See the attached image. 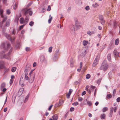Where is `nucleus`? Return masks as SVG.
<instances>
[{
  "label": "nucleus",
  "instance_id": "nucleus-44",
  "mask_svg": "<svg viewBox=\"0 0 120 120\" xmlns=\"http://www.w3.org/2000/svg\"><path fill=\"white\" fill-rule=\"evenodd\" d=\"M83 100V98L82 97L79 98H78V100L79 101H82Z\"/></svg>",
  "mask_w": 120,
  "mask_h": 120
},
{
  "label": "nucleus",
  "instance_id": "nucleus-25",
  "mask_svg": "<svg viewBox=\"0 0 120 120\" xmlns=\"http://www.w3.org/2000/svg\"><path fill=\"white\" fill-rule=\"evenodd\" d=\"M111 54L109 53L107 56V59L108 60H111Z\"/></svg>",
  "mask_w": 120,
  "mask_h": 120
},
{
  "label": "nucleus",
  "instance_id": "nucleus-46",
  "mask_svg": "<svg viewBox=\"0 0 120 120\" xmlns=\"http://www.w3.org/2000/svg\"><path fill=\"white\" fill-rule=\"evenodd\" d=\"M7 14H8L9 15L10 13V12L9 10L8 9L6 11Z\"/></svg>",
  "mask_w": 120,
  "mask_h": 120
},
{
  "label": "nucleus",
  "instance_id": "nucleus-43",
  "mask_svg": "<svg viewBox=\"0 0 120 120\" xmlns=\"http://www.w3.org/2000/svg\"><path fill=\"white\" fill-rule=\"evenodd\" d=\"M114 109V108H113V107H111L110 108V112H113Z\"/></svg>",
  "mask_w": 120,
  "mask_h": 120
},
{
  "label": "nucleus",
  "instance_id": "nucleus-23",
  "mask_svg": "<svg viewBox=\"0 0 120 120\" xmlns=\"http://www.w3.org/2000/svg\"><path fill=\"white\" fill-rule=\"evenodd\" d=\"M119 40L118 38L116 39L115 40V44L116 45H117L119 42Z\"/></svg>",
  "mask_w": 120,
  "mask_h": 120
},
{
  "label": "nucleus",
  "instance_id": "nucleus-5",
  "mask_svg": "<svg viewBox=\"0 0 120 120\" xmlns=\"http://www.w3.org/2000/svg\"><path fill=\"white\" fill-rule=\"evenodd\" d=\"M22 11L24 12V15L26 16V17L27 16H28L29 18V16L28 15L29 14L30 15H32L33 13V12L31 10V9H29L26 10L25 9H22Z\"/></svg>",
  "mask_w": 120,
  "mask_h": 120
},
{
  "label": "nucleus",
  "instance_id": "nucleus-29",
  "mask_svg": "<svg viewBox=\"0 0 120 120\" xmlns=\"http://www.w3.org/2000/svg\"><path fill=\"white\" fill-rule=\"evenodd\" d=\"M98 6V4L96 3H95L94 4L92 5V6L94 8H96Z\"/></svg>",
  "mask_w": 120,
  "mask_h": 120
},
{
  "label": "nucleus",
  "instance_id": "nucleus-54",
  "mask_svg": "<svg viewBox=\"0 0 120 120\" xmlns=\"http://www.w3.org/2000/svg\"><path fill=\"white\" fill-rule=\"evenodd\" d=\"M13 80L12 79H10V83L11 85V84L13 82Z\"/></svg>",
  "mask_w": 120,
  "mask_h": 120
},
{
  "label": "nucleus",
  "instance_id": "nucleus-30",
  "mask_svg": "<svg viewBox=\"0 0 120 120\" xmlns=\"http://www.w3.org/2000/svg\"><path fill=\"white\" fill-rule=\"evenodd\" d=\"M99 19L100 20H101L104 19L103 16L101 15H100L99 16Z\"/></svg>",
  "mask_w": 120,
  "mask_h": 120
},
{
  "label": "nucleus",
  "instance_id": "nucleus-20",
  "mask_svg": "<svg viewBox=\"0 0 120 120\" xmlns=\"http://www.w3.org/2000/svg\"><path fill=\"white\" fill-rule=\"evenodd\" d=\"M10 23V20L9 19H8L7 21L6 24V25L7 26H8Z\"/></svg>",
  "mask_w": 120,
  "mask_h": 120
},
{
  "label": "nucleus",
  "instance_id": "nucleus-26",
  "mask_svg": "<svg viewBox=\"0 0 120 120\" xmlns=\"http://www.w3.org/2000/svg\"><path fill=\"white\" fill-rule=\"evenodd\" d=\"M108 109V108L107 107H104L102 110V111L103 112H104L107 111Z\"/></svg>",
  "mask_w": 120,
  "mask_h": 120
},
{
  "label": "nucleus",
  "instance_id": "nucleus-60",
  "mask_svg": "<svg viewBox=\"0 0 120 120\" xmlns=\"http://www.w3.org/2000/svg\"><path fill=\"white\" fill-rule=\"evenodd\" d=\"M116 101L118 102H119L120 101V98L118 97L116 99Z\"/></svg>",
  "mask_w": 120,
  "mask_h": 120
},
{
  "label": "nucleus",
  "instance_id": "nucleus-12",
  "mask_svg": "<svg viewBox=\"0 0 120 120\" xmlns=\"http://www.w3.org/2000/svg\"><path fill=\"white\" fill-rule=\"evenodd\" d=\"M74 26L76 29V30L80 28L81 26L79 24V22H76V23H75Z\"/></svg>",
  "mask_w": 120,
  "mask_h": 120
},
{
  "label": "nucleus",
  "instance_id": "nucleus-45",
  "mask_svg": "<svg viewBox=\"0 0 120 120\" xmlns=\"http://www.w3.org/2000/svg\"><path fill=\"white\" fill-rule=\"evenodd\" d=\"M74 19L75 22V23H76V22H78V19L76 18H74Z\"/></svg>",
  "mask_w": 120,
  "mask_h": 120
},
{
  "label": "nucleus",
  "instance_id": "nucleus-56",
  "mask_svg": "<svg viewBox=\"0 0 120 120\" xmlns=\"http://www.w3.org/2000/svg\"><path fill=\"white\" fill-rule=\"evenodd\" d=\"M87 34L89 35H91L92 34V33L90 31H88L87 32Z\"/></svg>",
  "mask_w": 120,
  "mask_h": 120
},
{
  "label": "nucleus",
  "instance_id": "nucleus-17",
  "mask_svg": "<svg viewBox=\"0 0 120 120\" xmlns=\"http://www.w3.org/2000/svg\"><path fill=\"white\" fill-rule=\"evenodd\" d=\"M114 54L116 56H118L119 52L116 50H115L113 51Z\"/></svg>",
  "mask_w": 120,
  "mask_h": 120
},
{
  "label": "nucleus",
  "instance_id": "nucleus-9",
  "mask_svg": "<svg viewBox=\"0 0 120 120\" xmlns=\"http://www.w3.org/2000/svg\"><path fill=\"white\" fill-rule=\"evenodd\" d=\"M24 80L23 77H21L19 81V85H21L22 86H24L23 83L24 82Z\"/></svg>",
  "mask_w": 120,
  "mask_h": 120
},
{
  "label": "nucleus",
  "instance_id": "nucleus-16",
  "mask_svg": "<svg viewBox=\"0 0 120 120\" xmlns=\"http://www.w3.org/2000/svg\"><path fill=\"white\" fill-rule=\"evenodd\" d=\"M98 63V60H94L93 64L92 67H94L96 66Z\"/></svg>",
  "mask_w": 120,
  "mask_h": 120
},
{
  "label": "nucleus",
  "instance_id": "nucleus-39",
  "mask_svg": "<svg viewBox=\"0 0 120 120\" xmlns=\"http://www.w3.org/2000/svg\"><path fill=\"white\" fill-rule=\"evenodd\" d=\"M86 101L87 102V104L89 106H91V103L90 101H88L86 99Z\"/></svg>",
  "mask_w": 120,
  "mask_h": 120
},
{
  "label": "nucleus",
  "instance_id": "nucleus-10",
  "mask_svg": "<svg viewBox=\"0 0 120 120\" xmlns=\"http://www.w3.org/2000/svg\"><path fill=\"white\" fill-rule=\"evenodd\" d=\"M59 54L60 52H59V50L57 49L56 50V53L54 55V58L56 59H57L58 58Z\"/></svg>",
  "mask_w": 120,
  "mask_h": 120
},
{
  "label": "nucleus",
  "instance_id": "nucleus-27",
  "mask_svg": "<svg viewBox=\"0 0 120 120\" xmlns=\"http://www.w3.org/2000/svg\"><path fill=\"white\" fill-rule=\"evenodd\" d=\"M16 69L15 67H13L11 69V71L12 72H14L15 71Z\"/></svg>",
  "mask_w": 120,
  "mask_h": 120
},
{
  "label": "nucleus",
  "instance_id": "nucleus-8",
  "mask_svg": "<svg viewBox=\"0 0 120 120\" xmlns=\"http://www.w3.org/2000/svg\"><path fill=\"white\" fill-rule=\"evenodd\" d=\"M86 53V50L85 48H83L82 50L80 55L82 57L85 56Z\"/></svg>",
  "mask_w": 120,
  "mask_h": 120
},
{
  "label": "nucleus",
  "instance_id": "nucleus-41",
  "mask_svg": "<svg viewBox=\"0 0 120 120\" xmlns=\"http://www.w3.org/2000/svg\"><path fill=\"white\" fill-rule=\"evenodd\" d=\"M116 24L117 23L116 21H115L113 23V25L114 26V27H116Z\"/></svg>",
  "mask_w": 120,
  "mask_h": 120
},
{
  "label": "nucleus",
  "instance_id": "nucleus-13",
  "mask_svg": "<svg viewBox=\"0 0 120 120\" xmlns=\"http://www.w3.org/2000/svg\"><path fill=\"white\" fill-rule=\"evenodd\" d=\"M24 90V88L22 87L19 90L18 92V94L19 95H21L23 93Z\"/></svg>",
  "mask_w": 120,
  "mask_h": 120
},
{
  "label": "nucleus",
  "instance_id": "nucleus-19",
  "mask_svg": "<svg viewBox=\"0 0 120 120\" xmlns=\"http://www.w3.org/2000/svg\"><path fill=\"white\" fill-rule=\"evenodd\" d=\"M28 75V73H25V79L27 80H28L29 79V77L27 76Z\"/></svg>",
  "mask_w": 120,
  "mask_h": 120
},
{
  "label": "nucleus",
  "instance_id": "nucleus-58",
  "mask_svg": "<svg viewBox=\"0 0 120 120\" xmlns=\"http://www.w3.org/2000/svg\"><path fill=\"white\" fill-rule=\"evenodd\" d=\"M72 91H73V90H72L71 89H70L69 90V92H68V93L70 94H71V93L72 92Z\"/></svg>",
  "mask_w": 120,
  "mask_h": 120
},
{
  "label": "nucleus",
  "instance_id": "nucleus-38",
  "mask_svg": "<svg viewBox=\"0 0 120 120\" xmlns=\"http://www.w3.org/2000/svg\"><path fill=\"white\" fill-rule=\"evenodd\" d=\"M78 104V103L77 102H76L72 103V105H73L76 106Z\"/></svg>",
  "mask_w": 120,
  "mask_h": 120
},
{
  "label": "nucleus",
  "instance_id": "nucleus-14",
  "mask_svg": "<svg viewBox=\"0 0 120 120\" xmlns=\"http://www.w3.org/2000/svg\"><path fill=\"white\" fill-rule=\"evenodd\" d=\"M52 118L54 120H57L58 118V116L57 114H55L52 116Z\"/></svg>",
  "mask_w": 120,
  "mask_h": 120
},
{
  "label": "nucleus",
  "instance_id": "nucleus-49",
  "mask_svg": "<svg viewBox=\"0 0 120 120\" xmlns=\"http://www.w3.org/2000/svg\"><path fill=\"white\" fill-rule=\"evenodd\" d=\"M48 8L47 9V10L48 11H50V10L51 9L50 6L49 5L48 6Z\"/></svg>",
  "mask_w": 120,
  "mask_h": 120
},
{
  "label": "nucleus",
  "instance_id": "nucleus-1",
  "mask_svg": "<svg viewBox=\"0 0 120 120\" xmlns=\"http://www.w3.org/2000/svg\"><path fill=\"white\" fill-rule=\"evenodd\" d=\"M1 49L0 53V57L1 59H6L10 60L11 59L9 55L11 53L12 49H11L8 54H7L3 55L4 53L8 50V49L9 48L10 44L7 42L4 43L1 45Z\"/></svg>",
  "mask_w": 120,
  "mask_h": 120
},
{
  "label": "nucleus",
  "instance_id": "nucleus-61",
  "mask_svg": "<svg viewBox=\"0 0 120 120\" xmlns=\"http://www.w3.org/2000/svg\"><path fill=\"white\" fill-rule=\"evenodd\" d=\"M86 93V92L85 91H84L82 93V96H83V95L85 94Z\"/></svg>",
  "mask_w": 120,
  "mask_h": 120
},
{
  "label": "nucleus",
  "instance_id": "nucleus-53",
  "mask_svg": "<svg viewBox=\"0 0 120 120\" xmlns=\"http://www.w3.org/2000/svg\"><path fill=\"white\" fill-rule=\"evenodd\" d=\"M89 85L86 86V87L85 90L88 91V88H89Z\"/></svg>",
  "mask_w": 120,
  "mask_h": 120
},
{
  "label": "nucleus",
  "instance_id": "nucleus-63",
  "mask_svg": "<svg viewBox=\"0 0 120 120\" xmlns=\"http://www.w3.org/2000/svg\"><path fill=\"white\" fill-rule=\"evenodd\" d=\"M5 85V84L4 83H3L1 85V86L2 87H4Z\"/></svg>",
  "mask_w": 120,
  "mask_h": 120
},
{
  "label": "nucleus",
  "instance_id": "nucleus-11",
  "mask_svg": "<svg viewBox=\"0 0 120 120\" xmlns=\"http://www.w3.org/2000/svg\"><path fill=\"white\" fill-rule=\"evenodd\" d=\"M95 88V87L93 85H91L90 87L88 90V92L90 94L91 92Z\"/></svg>",
  "mask_w": 120,
  "mask_h": 120
},
{
  "label": "nucleus",
  "instance_id": "nucleus-33",
  "mask_svg": "<svg viewBox=\"0 0 120 120\" xmlns=\"http://www.w3.org/2000/svg\"><path fill=\"white\" fill-rule=\"evenodd\" d=\"M90 75L89 74H87L86 76V78L87 79H88L90 78Z\"/></svg>",
  "mask_w": 120,
  "mask_h": 120
},
{
  "label": "nucleus",
  "instance_id": "nucleus-22",
  "mask_svg": "<svg viewBox=\"0 0 120 120\" xmlns=\"http://www.w3.org/2000/svg\"><path fill=\"white\" fill-rule=\"evenodd\" d=\"M102 79V78H100L98 79L97 81V83L99 85L100 84Z\"/></svg>",
  "mask_w": 120,
  "mask_h": 120
},
{
  "label": "nucleus",
  "instance_id": "nucleus-21",
  "mask_svg": "<svg viewBox=\"0 0 120 120\" xmlns=\"http://www.w3.org/2000/svg\"><path fill=\"white\" fill-rule=\"evenodd\" d=\"M88 43V42L87 41H84L83 42V44L84 46L86 45Z\"/></svg>",
  "mask_w": 120,
  "mask_h": 120
},
{
  "label": "nucleus",
  "instance_id": "nucleus-32",
  "mask_svg": "<svg viewBox=\"0 0 120 120\" xmlns=\"http://www.w3.org/2000/svg\"><path fill=\"white\" fill-rule=\"evenodd\" d=\"M17 4L16 3L13 6V8L14 9H16L17 8Z\"/></svg>",
  "mask_w": 120,
  "mask_h": 120
},
{
  "label": "nucleus",
  "instance_id": "nucleus-31",
  "mask_svg": "<svg viewBox=\"0 0 120 120\" xmlns=\"http://www.w3.org/2000/svg\"><path fill=\"white\" fill-rule=\"evenodd\" d=\"M101 23L102 25H104L105 23V21L104 19L101 20Z\"/></svg>",
  "mask_w": 120,
  "mask_h": 120
},
{
  "label": "nucleus",
  "instance_id": "nucleus-35",
  "mask_svg": "<svg viewBox=\"0 0 120 120\" xmlns=\"http://www.w3.org/2000/svg\"><path fill=\"white\" fill-rule=\"evenodd\" d=\"M29 96V94H28L26 97L25 98V100L24 101V102H26V101L27 100V99L28 98Z\"/></svg>",
  "mask_w": 120,
  "mask_h": 120
},
{
  "label": "nucleus",
  "instance_id": "nucleus-3",
  "mask_svg": "<svg viewBox=\"0 0 120 120\" xmlns=\"http://www.w3.org/2000/svg\"><path fill=\"white\" fill-rule=\"evenodd\" d=\"M3 35L5 36L6 38L8 40H10L11 42H13L15 39V37L14 36L15 35V33L14 31L12 32V33L11 34V36L3 32Z\"/></svg>",
  "mask_w": 120,
  "mask_h": 120
},
{
  "label": "nucleus",
  "instance_id": "nucleus-7",
  "mask_svg": "<svg viewBox=\"0 0 120 120\" xmlns=\"http://www.w3.org/2000/svg\"><path fill=\"white\" fill-rule=\"evenodd\" d=\"M33 71H31L29 73L30 76L29 79V82L30 83L32 82L34 80L35 75H34L33 74L31 75Z\"/></svg>",
  "mask_w": 120,
  "mask_h": 120
},
{
  "label": "nucleus",
  "instance_id": "nucleus-15",
  "mask_svg": "<svg viewBox=\"0 0 120 120\" xmlns=\"http://www.w3.org/2000/svg\"><path fill=\"white\" fill-rule=\"evenodd\" d=\"M71 30L72 32L74 33L75 30H76V29L74 25L72 26L71 28Z\"/></svg>",
  "mask_w": 120,
  "mask_h": 120
},
{
  "label": "nucleus",
  "instance_id": "nucleus-34",
  "mask_svg": "<svg viewBox=\"0 0 120 120\" xmlns=\"http://www.w3.org/2000/svg\"><path fill=\"white\" fill-rule=\"evenodd\" d=\"M64 103V101L63 100H61L59 101V104L60 105H61Z\"/></svg>",
  "mask_w": 120,
  "mask_h": 120
},
{
  "label": "nucleus",
  "instance_id": "nucleus-18",
  "mask_svg": "<svg viewBox=\"0 0 120 120\" xmlns=\"http://www.w3.org/2000/svg\"><path fill=\"white\" fill-rule=\"evenodd\" d=\"M101 119H105V114L103 113L101 114L100 116Z\"/></svg>",
  "mask_w": 120,
  "mask_h": 120
},
{
  "label": "nucleus",
  "instance_id": "nucleus-51",
  "mask_svg": "<svg viewBox=\"0 0 120 120\" xmlns=\"http://www.w3.org/2000/svg\"><path fill=\"white\" fill-rule=\"evenodd\" d=\"M71 7H69L67 10V11L68 12H69L71 10Z\"/></svg>",
  "mask_w": 120,
  "mask_h": 120
},
{
  "label": "nucleus",
  "instance_id": "nucleus-40",
  "mask_svg": "<svg viewBox=\"0 0 120 120\" xmlns=\"http://www.w3.org/2000/svg\"><path fill=\"white\" fill-rule=\"evenodd\" d=\"M112 96L111 94H108L107 95V98H109L112 97Z\"/></svg>",
  "mask_w": 120,
  "mask_h": 120
},
{
  "label": "nucleus",
  "instance_id": "nucleus-59",
  "mask_svg": "<svg viewBox=\"0 0 120 120\" xmlns=\"http://www.w3.org/2000/svg\"><path fill=\"white\" fill-rule=\"evenodd\" d=\"M112 113H113V112H110V113L109 115V117H111L112 116Z\"/></svg>",
  "mask_w": 120,
  "mask_h": 120
},
{
  "label": "nucleus",
  "instance_id": "nucleus-42",
  "mask_svg": "<svg viewBox=\"0 0 120 120\" xmlns=\"http://www.w3.org/2000/svg\"><path fill=\"white\" fill-rule=\"evenodd\" d=\"M85 9L87 11H88V10H89L90 9L89 7L88 6H86L85 8Z\"/></svg>",
  "mask_w": 120,
  "mask_h": 120
},
{
  "label": "nucleus",
  "instance_id": "nucleus-28",
  "mask_svg": "<svg viewBox=\"0 0 120 120\" xmlns=\"http://www.w3.org/2000/svg\"><path fill=\"white\" fill-rule=\"evenodd\" d=\"M40 60H44L45 59L44 56L43 55L41 56L40 57Z\"/></svg>",
  "mask_w": 120,
  "mask_h": 120
},
{
  "label": "nucleus",
  "instance_id": "nucleus-64",
  "mask_svg": "<svg viewBox=\"0 0 120 120\" xmlns=\"http://www.w3.org/2000/svg\"><path fill=\"white\" fill-rule=\"evenodd\" d=\"M36 65V62H34L33 64V67H35Z\"/></svg>",
  "mask_w": 120,
  "mask_h": 120
},
{
  "label": "nucleus",
  "instance_id": "nucleus-36",
  "mask_svg": "<svg viewBox=\"0 0 120 120\" xmlns=\"http://www.w3.org/2000/svg\"><path fill=\"white\" fill-rule=\"evenodd\" d=\"M52 47L51 46L49 48V52H52Z\"/></svg>",
  "mask_w": 120,
  "mask_h": 120
},
{
  "label": "nucleus",
  "instance_id": "nucleus-24",
  "mask_svg": "<svg viewBox=\"0 0 120 120\" xmlns=\"http://www.w3.org/2000/svg\"><path fill=\"white\" fill-rule=\"evenodd\" d=\"M51 15H49L50 18L48 20V22L49 23H50L51 22V21L52 19V17H51Z\"/></svg>",
  "mask_w": 120,
  "mask_h": 120
},
{
  "label": "nucleus",
  "instance_id": "nucleus-2",
  "mask_svg": "<svg viewBox=\"0 0 120 120\" xmlns=\"http://www.w3.org/2000/svg\"><path fill=\"white\" fill-rule=\"evenodd\" d=\"M29 20V17L28 16H27L25 19L23 17L19 19V22L21 24H23V25L20 26L19 27L20 30H21L22 29L24 26L26 24Z\"/></svg>",
  "mask_w": 120,
  "mask_h": 120
},
{
  "label": "nucleus",
  "instance_id": "nucleus-57",
  "mask_svg": "<svg viewBox=\"0 0 120 120\" xmlns=\"http://www.w3.org/2000/svg\"><path fill=\"white\" fill-rule=\"evenodd\" d=\"M19 19V17H16L15 19V21H18Z\"/></svg>",
  "mask_w": 120,
  "mask_h": 120
},
{
  "label": "nucleus",
  "instance_id": "nucleus-6",
  "mask_svg": "<svg viewBox=\"0 0 120 120\" xmlns=\"http://www.w3.org/2000/svg\"><path fill=\"white\" fill-rule=\"evenodd\" d=\"M1 6H0V15H1V17L3 18L2 21L3 23L7 19V17L6 16H4L3 14V10L1 9Z\"/></svg>",
  "mask_w": 120,
  "mask_h": 120
},
{
  "label": "nucleus",
  "instance_id": "nucleus-47",
  "mask_svg": "<svg viewBox=\"0 0 120 120\" xmlns=\"http://www.w3.org/2000/svg\"><path fill=\"white\" fill-rule=\"evenodd\" d=\"M117 109V106L115 107H114V109H113V111L114 112H116V110Z\"/></svg>",
  "mask_w": 120,
  "mask_h": 120
},
{
  "label": "nucleus",
  "instance_id": "nucleus-4",
  "mask_svg": "<svg viewBox=\"0 0 120 120\" xmlns=\"http://www.w3.org/2000/svg\"><path fill=\"white\" fill-rule=\"evenodd\" d=\"M106 60H103L102 63L100 66V69L105 71L108 68V66L106 63Z\"/></svg>",
  "mask_w": 120,
  "mask_h": 120
},
{
  "label": "nucleus",
  "instance_id": "nucleus-37",
  "mask_svg": "<svg viewBox=\"0 0 120 120\" xmlns=\"http://www.w3.org/2000/svg\"><path fill=\"white\" fill-rule=\"evenodd\" d=\"M34 24V22L33 21H31L30 22L29 25L30 26H33Z\"/></svg>",
  "mask_w": 120,
  "mask_h": 120
},
{
  "label": "nucleus",
  "instance_id": "nucleus-52",
  "mask_svg": "<svg viewBox=\"0 0 120 120\" xmlns=\"http://www.w3.org/2000/svg\"><path fill=\"white\" fill-rule=\"evenodd\" d=\"M26 50L27 51H29L30 49V48L29 47H27L26 48Z\"/></svg>",
  "mask_w": 120,
  "mask_h": 120
},
{
  "label": "nucleus",
  "instance_id": "nucleus-50",
  "mask_svg": "<svg viewBox=\"0 0 120 120\" xmlns=\"http://www.w3.org/2000/svg\"><path fill=\"white\" fill-rule=\"evenodd\" d=\"M74 110V109L73 107H71L70 109V111L71 112L73 111Z\"/></svg>",
  "mask_w": 120,
  "mask_h": 120
},
{
  "label": "nucleus",
  "instance_id": "nucleus-55",
  "mask_svg": "<svg viewBox=\"0 0 120 120\" xmlns=\"http://www.w3.org/2000/svg\"><path fill=\"white\" fill-rule=\"evenodd\" d=\"M4 67L3 64H0V68H2Z\"/></svg>",
  "mask_w": 120,
  "mask_h": 120
},
{
  "label": "nucleus",
  "instance_id": "nucleus-62",
  "mask_svg": "<svg viewBox=\"0 0 120 120\" xmlns=\"http://www.w3.org/2000/svg\"><path fill=\"white\" fill-rule=\"evenodd\" d=\"M98 28L99 30H101L102 29V27L100 26H98Z\"/></svg>",
  "mask_w": 120,
  "mask_h": 120
},
{
  "label": "nucleus",
  "instance_id": "nucleus-48",
  "mask_svg": "<svg viewBox=\"0 0 120 120\" xmlns=\"http://www.w3.org/2000/svg\"><path fill=\"white\" fill-rule=\"evenodd\" d=\"M116 90L115 89H114L113 90V92L112 95H113V96H114L115 93H116Z\"/></svg>",
  "mask_w": 120,
  "mask_h": 120
}]
</instances>
